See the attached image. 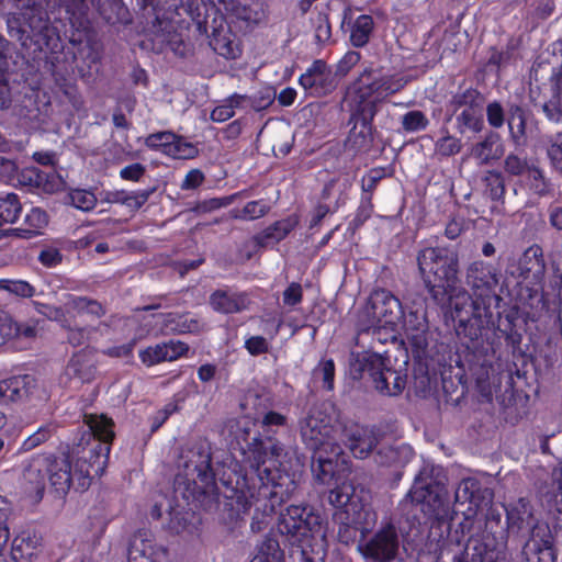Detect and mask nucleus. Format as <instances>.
<instances>
[{
	"instance_id": "1",
	"label": "nucleus",
	"mask_w": 562,
	"mask_h": 562,
	"mask_svg": "<svg viewBox=\"0 0 562 562\" xmlns=\"http://www.w3.org/2000/svg\"><path fill=\"white\" fill-rule=\"evenodd\" d=\"M283 448L272 438L261 439L254 436L251 443L244 449L246 461L257 480V495L251 494L258 502H266L265 510L274 512L278 506L290 499L297 490L294 475L276 467L274 458L281 456ZM256 487V482H254Z\"/></svg>"
},
{
	"instance_id": "2",
	"label": "nucleus",
	"mask_w": 562,
	"mask_h": 562,
	"mask_svg": "<svg viewBox=\"0 0 562 562\" xmlns=\"http://www.w3.org/2000/svg\"><path fill=\"white\" fill-rule=\"evenodd\" d=\"M417 261L425 286L437 304L443 305L453 299L469 302V294L458 285L459 259L454 251L428 247L419 251Z\"/></svg>"
},
{
	"instance_id": "3",
	"label": "nucleus",
	"mask_w": 562,
	"mask_h": 562,
	"mask_svg": "<svg viewBox=\"0 0 562 562\" xmlns=\"http://www.w3.org/2000/svg\"><path fill=\"white\" fill-rule=\"evenodd\" d=\"M417 505L429 520L446 522L453 519L449 493L441 475V469L425 464L415 476L401 506Z\"/></svg>"
},
{
	"instance_id": "4",
	"label": "nucleus",
	"mask_w": 562,
	"mask_h": 562,
	"mask_svg": "<svg viewBox=\"0 0 562 562\" xmlns=\"http://www.w3.org/2000/svg\"><path fill=\"white\" fill-rule=\"evenodd\" d=\"M87 424L91 430V438L77 451L78 457L74 467L76 491H86L93 477L102 475L109 459L110 442L114 438L111 419L91 415Z\"/></svg>"
},
{
	"instance_id": "5",
	"label": "nucleus",
	"mask_w": 562,
	"mask_h": 562,
	"mask_svg": "<svg viewBox=\"0 0 562 562\" xmlns=\"http://www.w3.org/2000/svg\"><path fill=\"white\" fill-rule=\"evenodd\" d=\"M157 4L162 7L165 11L164 19L169 21L165 26V29H168V34L173 31L171 23L176 22V18L182 16V10L195 23L200 34L212 37L211 45L216 53L227 58L236 57L233 43L221 34L223 19L220 18V25H217L215 16L210 21L211 14H215L214 5L210 0H186L184 2L180 0H165L164 3L158 0Z\"/></svg>"
},
{
	"instance_id": "6",
	"label": "nucleus",
	"mask_w": 562,
	"mask_h": 562,
	"mask_svg": "<svg viewBox=\"0 0 562 562\" xmlns=\"http://www.w3.org/2000/svg\"><path fill=\"white\" fill-rule=\"evenodd\" d=\"M407 360L403 361L406 367ZM350 374L353 379L360 380L366 375L373 383L374 389L387 396L400 395L406 385V369H395L391 364V356L384 357L378 353H358L350 361Z\"/></svg>"
},
{
	"instance_id": "7",
	"label": "nucleus",
	"mask_w": 562,
	"mask_h": 562,
	"mask_svg": "<svg viewBox=\"0 0 562 562\" xmlns=\"http://www.w3.org/2000/svg\"><path fill=\"white\" fill-rule=\"evenodd\" d=\"M178 477L183 476L192 482L203 494H213L215 474L212 469L211 445L206 440H196L184 448L177 462Z\"/></svg>"
},
{
	"instance_id": "8",
	"label": "nucleus",
	"mask_w": 562,
	"mask_h": 562,
	"mask_svg": "<svg viewBox=\"0 0 562 562\" xmlns=\"http://www.w3.org/2000/svg\"><path fill=\"white\" fill-rule=\"evenodd\" d=\"M407 83L404 77L381 75L376 70H364L353 86L352 109L370 106L374 114L378 104L386 97L402 90Z\"/></svg>"
},
{
	"instance_id": "9",
	"label": "nucleus",
	"mask_w": 562,
	"mask_h": 562,
	"mask_svg": "<svg viewBox=\"0 0 562 562\" xmlns=\"http://www.w3.org/2000/svg\"><path fill=\"white\" fill-rule=\"evenodd\" d=\"M467 284L472 290L473 304H483V308H497L502 302L501 295L496 289L499 284V272L493 265L477 260L472 262L467 269Z\"/></svg>"
},
{
	"instance_id": "10",
	"label": "nucleus",
	"mask_w": 562,
	"mask_h": 562,
	"mask_svg": "<svg viewBox=\"0 0 562 562\" xmlns=\"http://www.w3.org/2000/svg\"><path fill=\"white\" fill-rule=\"evenodd\" d=\"M485 99L476 89H467L456 93L449 102L451 117H454L457 131L480 133L484 127L483 106Z\"/></svg>"
},
{
	"instance_id": "11",
	"label": "nucleus",
	"mask_w": 562,
	"mask_h": 562,
	"mask_svg": "<svg viewBox=\"0 0 562 562\" xmlns=\"http://www.w3.org/2000/svg\"><path fill=\"white\" fill-rule=\"evenodd\" d=\"M333 431L330 418L318 408H312L300 422L301 437L313 452L325 449L334 457H340L342 449L335 440Z\"/></svg>"
},
{
	"instance_id": "12",
	"label": "nucleus",
	"mask_w": 562,
	"mask_h": 562,
	"mask_svg": "<svg viewBox=\"0 0 562 562\" xmlns=\"http://www.w3.org/2000/svg\"><path fill=\"white\" fill-rule=\"evenodd\" d=\"M404 315L400 300L385 289H379L371 293L362 311L366 317L368 331L382 325H395Z\"/></svg>"
},
{
	"instance_id": "13",
	"label": "nucleus",
	"mask_w": 562,
	"mask_h": 562,
	"mask_svg": "<svg viewBox=\"0 0 562 562\" xmlns=\"http://www.w3.org/2000/svg\"><path fill=\"white\" fill-rule=\"evenodd\" d=\"M471 316L464 317L459 303L453 304V318L457 321L456 333L460 339H468L472 345L468 348H476L483 337V331L493 322V308H483V304L470 303Z\"/></svg>"
},
{
	"instance_id": "14",
	"label": "nucleus",
	"mask_w": 562,
	"mask_h": 562,
	"mask_svg": "<svg viewBox=\"0 0 562 562\" xmlns=\"http://www.w3.org/2000/svg\"><path fill=\"white\" fill-rule=\"evenodd\" d=\"M504 553L498 550L490 536L471 537L459 552L441 551L437 562H504Z\"/></svg>"
},
{
	"instance_id": "15",
	"label": "nucleus",
	"mask_w": 562,
	"mask_h": 562,
	"mask_svg": "<svg viewBox=\"0 0 562 562\" xmlns=\"http://www.w3.org/2000/svg\"><path fill=\"white\" fill-rule=\"evenodd\" d=\"M494 493L483 486L476 479L467 477L459 484L454 493V502L458 507H464L461 513L465 519L474 518L479 512H483L492 504Z\"/></svg>"
},
{
	"instance_id": "16",
	"label": "nucleus",
	"mask_w": 562,
	"mask_h": 562,
	"mask_svg": "<svg viewBox=\"0 0 562 562\" xmlns=\"http://www.w3.org/2000/svg\"><path fill=\"white\" fill-rule=\"evenodd\" d=\"M400 535L391 522L381 527L359 549L363 557L373 562H390L394 560L400 549Z\"/></svg>"
},
{
	"instance_id": "17",
	"label": "nucleus",
	"mask_w": 562,
	"mask_h": 562,
	"mask_svg": "<svg viewBox=\"0 0 562 562\" xmlns=\"http://www.w3.org/2000/svg\"><path fill=\"white\" fill-rule=\"evenodd\" d=\"M22 19L27 25L31 37L42 42L47 48L54 49L59 42L57 29L52 25L47 11L40 3H26L23 5Z\"/></svg>"
},
{
	"instance_id": "18",
	"label": "nucleus",
	"mask_w": 562,
	"mask_h": 562,
	"mask_svg": "<svg viewBox=\"0 0 562 562\" xmlns=\"http://www.w3.org/2000/svg\"><path fill=\"white\" fill-rule=\"evenodd\" d=\"M375 114L372 108L351 109L349 123H352L346 147L355 153L368 151L373 144L372 121Z\"/></svg>"
},
{
	"instance_id": "19",
	"label": "nucleus",
	"mask_w": 562,
	"mask_h": 562,
	"mask_svg": "<svg viewBox=\"0 0 562 562\" xmlns=\"http://www.w3.org/2000/svg\"><path fill=\"white\" fill-rule=\"evenodd\" d=\"M341 439L356 458L363 459L379 443L380 434L374 427L349 423L341 428Z\"/></svg>"
},
{
	"instance_id": "20",
	"label": "nucleus",
	"mask_w": 562,
	"mask_h": 562,
	"mask_svg": "<svg viewBox=\"0 0 562 562\" xmlns=\"http://www.w3.org/2000/svg\"><path fill=\"white\" fill-rule=\"evenodd\" d=\"M521 555L524 562H557L558 552L549 526H541L527 538Z\"/></svg>"
},
{
	"instance_id": "21",
	"label": "nucleus",
	"mask_w": 562,
	"mask_h": 562,
	"mask_svg": "<svg viewBox=\"0 0 562 562\" xmlns=\"http://www.w3.org/2000/svg\"><path fill=\"white\" fill-rule=\"evenodd\" d=\"M541 526L548 525L537 520L529 503L525 498H520L516 505L507 510V529L509 535L527 540Z\"/></svg>"
},
{
	"instance_id": "22",
	"label": "nucleus",
	"mask_w": 562,
	"mask_h": 562,
	"mask_svg": "<svg viewBox=\"0 0 562 562\" xmlns=\"http://www.w3.org/2000/svg\"><path fill=\"white\" fill-rule=\"evenodd\" d=\"M406 339L412 347L415 358L422 359L426 357L428 346V322L426 312L422 310L409 311L402 317Z\"/></svg>"
},
{
	"instance_id": "23",
	"label": "nucleus",
	"mask_w": 562,
	"mask_h": 562,
	"mask_svg": "<svg viewBox=\"0 0 562 562\" xmlns=\"http://www.w3.org/2000/svg\"><path fill=\"white\" fill-rule=\"evenodd\" d=\"M258 142L269 146L276 157H284L292 148L294 134L289 123L276 121L261 128Z\"/></svg>"
},
{
	"instance_id": "24",
	"label": "nucleus",
	"mask_w": 562,
	"mask_h": 562,
	"mask_svg": "<svg viewBox=\"0 0 562 562\" xmlns=\"http://www.w3.org/2000/svg\"><path fill=\"white\" fill-rule=\"evenodd\" d=\"M318 524V517L307 513L306 507L289 506L285 513L280 514L279 530L291 536H304Z\"/></svg>"
},
{
	"instance_id": "25",
	"label": "nucleus",
	"mask_w": 562,
	"mask_h": 562,
	"mask_svg": "<svg viewBox=\"0 0 562 562\" xmlns=\"http://www.w3.org/2000/svg\"><path fill=\"white\" fill-rule=\"evenodd\" d=\"M505 154V147L498 133L490 131L484 137L474 143L469 155L477 161L480 166H488L499 160Z\"/></svg>"
},
{
	"instance_id": "26",
	"label": "nucleus",
	"mask_w": 562,
	"mask_h": 562,
	"mask_svg": "<svg viewBox=\"0 0 562 562\" xmlns=\"http://www.w3.org/2000/svg\"><path fill=\"white\" fill-rule=\"evenodd\" d=\"M52 487L59 494H66L71 485L77 486L74 468L67 456L54 458L45 463Z\"/></svg>"
},
{
	"instance_id": "27",
	"label": "nucleus",
	"mask_w": 562,
	"mask_h": 562,
	"mask_svg": "<svg viewBox=\"0 0 562 562\" xmlns=\"http://www.w3.org/2000/svg\"><path fill=\"white\" fill-rule=\"evenodd\" d=\"M37 387V380L31 374L12 376L0 381V400L21 402L27 400Z\"/></svg>"
},
{
	"instance_id": "28",
	"label": "nucleus",
	"mask_w": 562,
	"mask_h": 562,
	"mask_svg": "<svg viewBox=\"0 0 562 562\" xmlns=\"http://www.w3.org/2000/svg\"><path fill=\"white\" fill-rule=\"evenodd\" d=\"M413 457V450L405 443L383 445L375 454V462L385 468L394 469L396 479H401V469L404 468Z\"/></svg>"
},
{
	"instance_id": "29",
	"label": "nucleus",
	"mask_w": 562,
	"mask_h": 562,
	"mask_svg": "<svg viewBox=\"0 0 562 562\" xmlns=\"http://www.w3.org/2000/svg\"><path fill=\"white\" fill-rule=\"evenodd\" d=\"M43 539L36 532L22 531L11 543V558L15 562H33L42 551Z\"/></svg>"
},
{
	"instance_id": "30",
	"label": "nucleus",
	"mask_w": 562,
	"mask_h": 562,
	"mask_svg": "<svg viewBox=\"0 0 562 562\" xmlns=\"http://www.w3.org/2000/svg\"><path fill=\"white\" fill-rule=\"evenodd\" d=\"M330 70L324 60L317 59L300 77V85L312 94L322 95L331 90Z\"/></svg>"
},
{
	"instance_id": "31",
	"label": "nucleus",
	"mask_w": 562,
	"mask_h": 562,
	"mask_svg": "<svg viewBox=\"0 0 562 562\" xmlns=\"http://www.w3.org/2000/svg\"><path fill=\"white\" fill-rule=\"evenodd\" d=\"M18 179L21 184L34 187L47 194H53L63 188L60 176L56 172L46 173L35 167L23 169Z\"/></svg>"
},
{
	"instance_id": "32",
	"label": "nucleus",
	"mask_w": 562,
	"mask_h": 562,
	"mask_svg": "<svg viewBox=\"0 0 562 562\" xmlns=\"http://www.w3.org/2000/svg\"><path fill=\"white\" fill-rule=\"evenodd\" d=\"M546 270L544 259L542 249L537 246H530L525 252L521 255L518 261L517 270L512 271V276H518L522 279H529L530 277L533 280H540Z\"/></svg>"
},
{
	"instance_id": "33",
	"label": "nucleus",
	"mask_w": 562,
	"mask_h": 562,
	"mask_svg": "<svg viewBox=\"0 0 562 562\" xmlns=\"http://www.w3.org/2000/svg\"><path fill=\"white\" fill-rule=\"evenodd\" d=\"M188 346L181 341L170 340L169 342L158 344L148 347L139 352L142 361L150 367L162 361H172L188 351Z\"/></svg>"
},
{
	"instance_id": "34",
	"label": "nucleus",
	"mask_w": 562,
	"mask_h": 562,
	"mask_svg": "<svg viewBox=\"0 0 562 562\" xmlns=\"http://www.w3.org/2000/svg\"><path fill=\"white\" fill-rule=\"evenodd\" d=\"M66 374L69 379L81 383L91 382L97 374L93 356L87 352L74 355L66 367Z\"/></svg>"
},
{
	"instance_id": "35",
	"label": "nucleus",
	"mask_w": 562,
	"mask_h": 562,
	"mask_svg": "<svg viewBox=\"0 0 562 562\" xmlns=\"http://www.w3.org/2000/svg\"><path fill=\"white\" fill-rule=\"evenodd\" d=\"M499 316L497 329L504 336L505 341L512 347L513 352L520 351V345L522 341V335L519 331V312L517 307L508 310L504 316L497 313Z\"/></svg>"
},
{
	"instance_id": "36",
	"label": "nucleus",
	"mask_w": 562,
	"mask_h": 562,
	"mask_svg": "<svg viewBox=\"0 0 562 562\" xmlns=\"http://www.w3.org/2000/svg\"><path fill=\"white\" fill-rule=\"evenodd\" d=\"M159 548L154 543L151 533L148 530H138L131 539L128 555L133 560L148 559L155 562Z\"/></svg>"
},
{
	"instance_id": "37",
	"label": "nucleus",
	"mask_w": 562,
	"mask_h": 562,
	"mask_svg": "<svg viewBox=\"0 0 562 562\" xmlns=\"http://www.w3.org/2000/svg\"><path fill=\"white\" fill-rule=\"evenodd\" d=\"M338 458L325 449L313 453L312 471L317 481L327 483L334 477Z\"/></svg>"
},
{
	"instance_id": "38",
	"label": "nucleus",
	"mask_w": 562,
	"mask_h": 562,
	"mask_svg": "<svg viewBox=\"0 0 562 562\" xmlns=\"http://www.w3.org/2000/svg\"><path fill=\"white\" fill-rule=\"evenodd\" d=\"M23 480L26 485V491L41 499L43 497L46 485V470L45 463L35 461L29 464L23 472Z\"/></svg>"
},
{
	"instance_id": "39",
	"label": "nucleus",
	"mask_w": 562,
	"mask_h": 562,
	"mask_svg": "<svg viewBox=\"0 0 562 562\" xmlns=\"http://www.w3.org/2000/svg\"><path fill=\"white\" fill-rule=\"evenodd\" d=\"M26 224L30 226V228L21 229V228H14V229H8L3 232V235H15L23 238H32L38 234V231L43 227H45L48 223V217L46 212L42 211L41 209H32L31 212L26 215L25 218Z\"/></svg>"
},
{
	"instance_id": "40",
	"label": "nucleus",
	"mask_w": 562,
	"mask_h": 562,
	"mask_svg": "<svg viewBox=\"0 0 562 562\" xmlns=\"http://www.w3.org/2000/svg\"><path fill=\"white\" fill-rule=\"evenodd\" d=\"M295 223L291 220H283L276 222L273 225L266 228L261 234L255 237L256 243L260 247H267L271 241L278 243L286 237V235L294 228Z\"/></svg>"
},
{
	"instance_id": "41",
	"label": "nucleus",
	"mask_w": 562,
	"mask_h": 562,
	"mask_svg": "<svg viewBox=\"0 0 562 562\" xmlns=\"http://www.w3.org/2000/svg\"><path fill=\"white\" fill-rule=\"evenodd\" d=\"M66 307L78 314L87 313L97 318L105 315L104 306L97 300L87 296L69 295L68 301L66 302Z\"/></svg>"
},
{
	"instance_id": "42",
	"label": "nucleus",
	"mask_w": 562,
	"mask_h": 562,
	"mask_svg": "<svg viewBox=\"0 0 562 562\" xmlns=\"http://www.w3.org/2000/svg\"><path fill=\"white\" fill-rule=\"evenodd\" d=\"M507 124L514 142L519 143L526 135V113L520 105L516 103L508 105Z\"/></svg>"
},
{
	"instance_id": "43",
	"label": "nucleus",
	"mask_w": 562,
	"mask_h": 562,
	"mask_svg": "<svg viewBox=\"0 0 562 562\" xmlns=\"http://www.w3.org/2000/svg\"><path fill=\"white\" fill-rule=\"evenodd\" d=\"M349 519L356 525L363 537L375 524L376 514L371 508L356 503L349 510Z\"/></svg>"
},
{
	"instance_id": "44",
	"label": "nucleus",
	"mask_w": 562,
	"mask_h": 562,
	"mask_svg": "<svg viewBox=\"0 0 562 562\" xmlns=\"http://www.w3.org/2000/svg\"><path fill=\"white\" fill-rule=\"evenodd\" d=\"M374 22L372 16L363 14L356 19L350 34L351 44L355 47L364 46L372 34Z\"/></svg>"
},
{
	"instance_id": "45",
	"label": "nucleus",
	"mask_w": 562,
	"mask_h": 562,
	"mask_svg": "<svg viewBox=\"0 0 562 562\" xmlns=\"http://www.w3.org/2000/svg\"><path fill=\"white\" fill-rule=\"evenodd\" d=\"M334 519L339 524L337 537L344 544L353 543L357 540L360 530L349 519V510H337Z\"/></svg>"
},
{
	"instance_id": "46",
	"label": "nucleus",
	"mask_w": 562,
	"mask_h": 562,
	"mask_svg": "<svg viewBox=\"0 0 562 562\" xmlns=\"http://www.w3.org/2000/svg\"><path fill=\"white\" fill-rule=\"evenodd\" d=\"M210 304L215 311L225 314L236 313L243 308V301L239 297L221 290L211 295Z\"/></svg>"
},
{
	"instance_id": "47",
	"label": "nucleus",
	"mask_w": 562,
	"mask_h": 562,
	"mask_svg": "<svg viewBox=\"0 0 562 562\" xmlns=\"http://www.w3.org/2000/svg\"><path fill=\"white\" fill-rule=\"evenodd\" d=\"M229 428L231 434L234 435V438L237 443L240 445L243 451L251 443L252 437L258 436L255 431L256 424L251 420H229Z\"/></svg>"
},
{
	"instance_id": "48",
	"label": "nucleus",
	"mask_w": 562,
	"mask_h": 562,
	"mask_svg": "<svg viewBox=\"0 0 562 562\" xmlns=\"http://www.w3.org/2000/svg\"><path fill=\"white\" fill-rule=\"evenodd\" d=\"M353 493L355 488L351 484L342 483L329 492L328 501L339 510H350L351 506L356 504V502L352 501Z\"/></svg>"
},
{
	"instance_id": "49",
	"label": "nucleus",
	"mask_w": 562,
	"mask_h": 562,
	"mask_svg": "<svg viewBox=\"0 0 562 562\" xmlns=\"http://www.w3.org/2000/svg\"><path fill=\"white\" fill-rule=\"evenodd\" d=\"M256 559L259 562H284V552L277 539L266 537L259 546Z\"/></svg>"
},
{
	"instance_id": "50",
	"label": "nucleus",
	"mask_w": 562,
	"mask_h": 562,
	"mask_svg": "<svg viewBox=\"0 0 562 562\" xmlns=\"http://www.w3.org/2000/svg\"><path fill=\"white\" fill-rule=\"evenodd\" d=\"M22 206L14 193L0 198V226L3 223H14L21 213Z\"/></svg>"
},
{
	"instance_id": "51",
	"label": "nucleus",
	"mask_w": 562,
	"mask_h": 562,
	"mask_svg": "<svg viewBox=\"0 0 562 562\" xmlns=\"http://www.w3.org/2000/svg\"><path fill=\"white\" fill-rule=\"evenodd\" d=\"M0 290L22 299H30L35 294V288L24 280L1 279Z\"/></svg>"
},
{
	"instance_id": "52",
	"label": "nucleus",
	"mask_w": 562,
	"mask_h": 562,
	"mask_svg": "<svg viewBox=\"0 0 562 562\" xmlns=\"http://www.w3.org/2000/svg\"><path fill=\"white\" fill-rule=\"evenodd\" d=\"M462 149V143L459 138L450 135L448 132L435 143V154L440 157H450L459 154Z\"/></svg>"
},
{
	"instance_id": "53",
	"label": "nucleus",
	"mask_w": 562,
	"mask_h": 562,
	"mask_svg": "<svg viewBox=\"0 0 562 562\" xmlns=\"http://www.w3.org/2000/svg\"><path fill=\"white\" fill-rule=\"evenodd\" d=\"M68 199L71 205L81 211H91L97 204V198L91 191L76 189L69 192Z\"/></svg>"
},
{
	"instance_id": "54",
	"label": "nucleus",
	"mask_w": 562,
	"mask_h": 562,
	"mask_svg": "<svg viewBox=\"0 0 562 562\" xmlns=\"http://www.w3.org/2000/svg\"><path fill=\"white\" fill-rule=\"evenodd\" d=\"M269 210L270 207L262 201H251L243 210H235L232 214L234 218L238 220H256L266 215Z\"/></svg>"
},
{
	"instance_id": "55",
	"label": "nucleus",
	"mask_w": 562,
	"mask_h": 562,
	"mask_svg": "<svg viewBox=\"0 0 562 562\" xmlns=\"http://www.w3.org/2000/svg\"><path fill=\"white\" fill-rule=\"evenodd\" d=\"M486 193L492 200H499L505 193V181L501 172L488 171L484 178Z\"/></svg>"
},
{
	"instance_id": "56",
	"label": "nucleus",
	"mask_w": 562,
	"mask_h": 562,
	"mask_svg": "<svg viewBox=\"0 0 562 562\" xmlns=\"http://www.w3.org/2000/svg\"><path fill=\"white\" fill-rule=\"evenodd\" d=\"M547 156L552 167L562 172V132L550 137L547 146Z\"/></svg>"
},
{
	"instance_id": "57",
	"label": "nucleus",
	"mask_w": 562,
	"mask_h": 562,
	"mask_svg": "<svg viewBox=\"0 0 562 562\" xmlns=\"http://www.w3.org/2000/svg\"><path fill=\"white\" fill-rule=\"evenodd\" d=\"M428 124L429 120L418 110L409 111L402 117V126L406 132L425 130Z\"/></svg>"
},
{
	"instance_id": "58",
	"label": "nucleus",
	"mask_w": 562,
	"mask_h": 562,
	"mask_svg": "<svg viewBox=\"0 0 562 562\" xmlns=\"http://www.w3.org/2000/svg\"><path fill=\"white\" fill-rule=\"evenodd\" d=\"M198 154V149L191 143L184 142L181 137L176 135V140L169 147V156L176 159H191Z\"/></svg>"
},
{
	"instance_id": "59",
	"label": "nucleus",
	"mask_w": 562,
	"mask_h": 562,
	"mask_svg": "<svg viewBox=\"0 0 562 562\" xmlns=\"http://www.w3.org/2000/svg\"><path fill=\"white\" fill-rule=\"evenodd\" d=\"M314 26L316 42L318 44H325L329 42L331 37V27L328 14L325 12H319L314 20Z\"/></svg>"
},
{
	"instance_id": "60",
	"label": "nucleus",
	"mask_w": 562,
	"mask_h": 562,
	"mask_svg": "<svg viewBox=\"0 0 562 562\" xmlns=\"http://www.w3.org/2000/svg\"><path fill=\"white\" fill-rule=\"evenodd\" d=\"M530 167L526 158L516 154H509L504 160V169L512 176L526 175Z\"/></svg>"
},
{
	"instance_id": "61",
	"label": "nucleus",
	"mask_w": 562,
	"mask_h": 562,
	"mask_svg": "<svg viewBox=\"0 0 562 562\" xmlns=\"http://www.w3.org/2000/svg\"><path fill=\"white\" fill-rule=\"evenodd\" d=\"M176 140V135L171 132H158L150 134L146 139L145 144L148 147L157 148L161 147L165 154H168L169 147Z\"/></svg>"
},
{
	"instance_id": "62",
	"label": "nucleus",
	"mask_w": 562,
	"mask_h": 562,
	"mask_svg": "<svg viewBox=\"0 0 562 562\" xmlns=\"http://www.w3.org/2000/svg\"><path fill=\"white\" fill-rule=\"evenodd\" d=\"M15 321L7 312L0 311V347L16 336Z\"/></svg>"
},
{
	"instance_id": "63",
	"label": "nucleus",
	"mask_w": 562,
	"mask_h": 562,
	"mask_svg": "<svg viewBox=\"0 0 562 562\" xmlns=\"http://www.w3.org/2000/svg\"><path fill=\"white\" fill-rule=\"evenodd\" d=\"M486 117L492 127L501 128L507 119V111L505 112L499 102L494 101L486 106Z\"/></svg>"
},
{
	"instance_id": "64",
	"label": "nucleus",
	"mask_w": 562,
	"mask_h": 562,
	"mask_svg": "<svg viewBox=\"0 0 562 562\" xmlns=\"http://www.w3.org/2000/svg\"><path fill=\"white\" fill-rule=\"evenodd\" d=\"M549 493L555 509L562 513V468H555L552 471V483Z\"/></svg>"
}]
</instances>
